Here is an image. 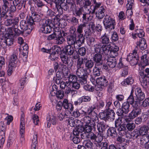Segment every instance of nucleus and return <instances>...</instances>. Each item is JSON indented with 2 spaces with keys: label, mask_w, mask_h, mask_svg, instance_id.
<instances>
[{
  "label": "nucleus",
  "mask_w": 149,
  "mask_h": 149,
  "mask_svg": "<svg viewBox=\"0 0 149 149\" xmlns=\"http://www.w3.org/2000/svg\"><path fill=\"white\" fill-rule=\"evenodd\" d=\"M103 23L105 29L110 31L114 29L116 25L114 18L111 16L106 15L103 19Z\"/></svg>",
  "instance_id": "obj_1"
},
{
  "label": "nucleus",
  "mask_w": 149,
  "mask_h": 149,
  "mask_svg": "<svg viewBox=\"0 0 149 149\" xmlns=\"http://www.w3.org/2000/svg\"><path fill=\"white\" fill-rule=\"evenodd\" d=\"M76 74L78 77V81L81 85H84L87 83V78L89 74L86 69L78 68Z\"/></svg>",
  "instance_id": "obj_2"
},
{
  "label": "nucleus",
  "mask_w": 149,
  "mask_h": 149,
  "mask_svg": "<svg viewBox=\"0 0 149 149\" xmlns=\"http://www.w3.org/2000/svg\"><path fill=\"white\" fill-rule=\"evenodd\" d=\"M54 26L53 21L50 19L45 20L40 28L42 32L45 34L50 33L52 31V27Z\"/></svg>",
  "instance_id": "obj_3"
},
{
  "label": "nucleus",
  "mask_w": 149,
  "mask_h": 149,
  "mask_svg": "<svg viewBox=\"0 0 149 149\" xmlns=\"http://www.w3.org/2000/svg\"><path fill=\"white\" fill-rule=\"evenodd\" d=\"M84 10L83 7H77L74 8L73 11V15L77 18L79 19L82 18V21L84 22L87 21V15L88 14V13H83Z\"/></svg>",
  "instance_id": "obj_4"
},
{
  "label": "nucleus",
  "mask_w": 149,
  "mask_h": 149,
  "mask_svg": "<svg viewBox=\"0 0 149 149\" xmlns=\"http://www.w3.org/2000/svg\"><path fill=\"white\" fill-rule=\"evenodd\" d=\"M136 49L133 50L132 53L130 54L126 59V60L129 61L132 66L136 65L138 62L139 57Z\"/></svg>",
  "instance_id": "obj_5"
},
{
  "label": "nucleus",
  "mask_w": 149,
  "mask_h": 149,
  "mask_svg": "<svg viewBox=\"0 0 149 149\" xmlns=\"http://www.w3.org/2000/svg\"><path fill=\"white\" fill-rule=\"evenodd\" d=\"M76 51L74 49L73 47L71 45H68L65 46L63 48V54H65L67 55H73V58L74 59H76L78 57V54L77 52L75 53Z\"/></svg>",
  "instance_id": "obj_6"
},
{
  "label": "nucleus",
  "mask_w": 149,
  "mask_h": 149,
  "mask_svg": "<svg viewBox=\"0 0 149 149\" xmlns=\"http://www.w3.org/2000/svg\"><path fill=\"white\" fill-rule=\"evenodd\" d=\"M139 77L141 86L144 88H146L148 83L149 82V74H146L144 71H140L139 72Z\"/></svg>",
  "instance_id": "obj_7"
},
{
  "label": "nucleus",
  "mask_w": 149,
  "mask_h": 149,
  "mask_svg": "<svg viewBox=\"0 0 149 149\" xmlns=\"http://www.w3.org/2000/svg\"><path fill=\"white\" fill-rule=\"evenodd\" d=\"M140 104H139L137 106L136 105L132 106L133 109L128 115L129 118L127 119V122H129L130 119H134L141 113V111L140 107Z\"/></svg>",
  "instance_id": "obj_8"
},
{
  "label": "nucleus",
  "mask_w": 149,
  "mask_h": 149,
  "mask_svg": "<svg viewBox=\"0 0 149 149\" xmlns=\"http://www.w3.org/2000/svg\"><path fill=\"white\" fill-rule=\"evenodd\" d=\"M31 15L29 17V25H33L35 24V22H38L41 19V17L42 15L41 14H38V13L35 11H32Z\"/></svg>",
  "instance_id": "obj_9"
},
{
  "label": "nucleus",
  "mask_w": 149,
  "mask_h": 149,
  "mask_svg": "<svg viewBox=\"0 0 149 149\" xmlns=\"http://www.w3.org/2000/svg\"><path fill=\"white\" fill-rule=\"evenodd\" d=\"M26 0H14L13 1V5L12 6L13 9L12 13L16 12L17 7V9L20 10L24 5V8H25L26 4Z\"/></svg>",
  "instance_id": "obj_10"
},
{
  "label": "nucleus",
  "mask_w": 149,
  "mask_h": 149,
  "mask_svg": "<svg viewBox=\"0 0 149 149\" xmlns=\"http://www.w3.org/2000/svg\"><path fill=\"white\" fill-rule=\"evenodd\" d=\"M2 9L3 10L6 12V14L9 11V13L11 14L12 13L13 9L12 6H13V1H8V0H2Z\"/></svg>",
  "instance_id": "obj_11"
},
{
  "label": "nucleus",
  "mask_w": 149,
  "mask_h": 149,
  "mask_svg": "<svg viewBox=\"0 0 149 149\" xmlns=\"http://www.w3.org/2000/svg\"><path fill=\"white\" fill-rule=\"evenodd\" d=\"M29 23H28L27 20L22 19L20 21L19 26L20 29L24 32L27 31L26 33L29 34L31 32L33 28L31 26L32 25L29 26Z\"/></svg>",
  "instance_id": "obj_12"
},
{
  "label": "nucleus",
  "mask_w": 149,
  "mask_h": 149,
  "mask_svg": "<svg viewBox=\"0 0 149 149\" xmlns=\"http://www.w3.org/2000/svg\"><path fill=\"white\" fill-rule=\"evenodd\" d=\"M95 108L94 107H91L90 109H88L87 112H84V114L85 115H89L90 117L92 122H95L98 119V117L97 116V114L94 111Z\"/></svg>",
  "instance_id": "obj_13"
},
{
  "label": "nucleus",
  "mask_w": 149,
  "mask_h": 149,
  "mask_svg": "<svg viewBox=\"0 0 149 149\" xmlns=\"http://www.w3.org/2000/svg\"><path fill=\"white\" fill-rule=\"evenodd\" d=\"M94 51L96 53H104L105 54H107L108 51L107 48H105V46L102 45L101 43L94 44Z\"/></svg>",
  "instance_id": "obj_14"
},
{
  "label": "nucleus",
  "mask_w": 149,
  "mask_h": 149,
  "mask_svg": "<svg viewBox=\"0 0 149 149\" xmlns=\"http://www.w3.org/2000/svg\"><path fill=\"white\" fill-rule=\"evenodd\" d=\"M109 49H107L108 51L107 54H105L106 55H108L109 52V55L111 57L115 58L118 55V51L119 50V47L115 45L114 46H110L108 47Z\"/></svg>",
  "instance_id": "obj_15"
},
{
  "label": "nucleus",
  "mask_w": 149,
  "mask_h": 149,
  "mask_svg": "<svg viewBox=\"0 0 149 149\" xmlns=\"http://www.w3.org/2000/svg\"><path fill=\"white\" fill-rule=\"evenodd\" d=\"M136 44V46L135 49H136V51L138 49V47L141 50L143 51L146 49L147 47V45L146 40L144 38H142L139 39V41H137Z\"/></svg>",
  "instance_id": "obj_16"
},
{
  "label": "nucleus",
  "mask_w": 149,
  "mask_h": 149,
  "mask_svg": "<svg viewBox=\"0 0 149 149\" xmlns=\"http://www.w3.org/2000/svg\"><path fill=\"white\" fill-rule=\"evenodd\" d=\"M112 104L111 101H107L106 105L104 101L102 100H100L99 102V104L98 106V109L100 110L101 111L105 110L106 109L107 110L110 109V107Z\"/></svg>",
  "instance_id": "obj_17"
},
{
  "label": "nucleus",
  "mask_w": 149,
  "mask_h": 149,
  "mask_svg": "<svg viewBox=\"0 0 149 149\" xmlns=\"http://www.w3.org/2000/svg\"><path fill=\"white\" fill-rule=\"evenodd\" d=\"M135 92L136 100L140 103V102L145 99V95L144 92L141 88H137L136 89Z\"/></svg>",
  "instance_id": "obj_18"
},
{
  "label": "nucleus",
  "mask_w": 149,
  "mask_h": 149,
  "mask_svg": "<svg viewBox=\"0 0 149 149\" xmlns=\"http://www.w3.org/2000/svg\"><path fill=\"white\" fill-rule=\"evenodd\" d=\"M47 127H50L52 124L53 125H55L57 122V119L55 116L52 115L48 114L47 116Z\"/></svg>",
  "instance_id": "obj_19"
},
{
  "label": "nucleus",
  "mask_w": 149,
  "mask_h": 149,
  "mask_svg": "<svg viewBox=\"0 0 149 149\" xmlns=\"http://www.w3.org/2000/svg\"><path fill=\"white\" fill-rule=\"evenodd\" d=\"M101 42L103 45L105 46V48L108 47L110 45L111 42L110 41L109 37V35L105 33L104 35L101 37Z\"/></svg>",
  "instance_id": "obj_20"
},
{
  "label": "nucleus",
  "mask_w": 149,
  "mask_h": 149,
  "mask_svg": "<svg viewBox=\"0 0 149 149\" xmlns=\"http://www.w3.org/2000/svg\"><path fill=\"white\" fill-rule=\"evenodd\" d=\"M101 53H96L93 55V59L95 63V65H99L103 61L102 60V56Z\"/></svg>",
  "instance_id": "obj_21"
},
{
  "label": "nucleus",
  "mask_w": 149,
  "mask_h": 149,
  "mask_svg": "<svg viewBox=\"0 0 149 149\" xmlns=\"http://www.w3.org/2000/svg\"><path fill=\"white\" fill-rule=\"evenodd\" d=\"M77 36L69 35L67 36V42L68 45H73L74 47L76 49L75 45L77 43L76 40Z\"/></svg>",
  "instance_id": "obj_22"
},
{
  "label": "nucleus",
  "mask_w": 149,
  "mask_h": 149,
  "mask_svg": "<svg viewBox=\"0 0 149 149\" xmlns=\"http://www.w3.org/2000/svg\"><path fill=\"white\" fill-rule=\"evenodd\" d=\"M63 107L65 109H68L71 112H72L74 109L73 104L68 102V100L66 99H64L62 102Z\"/></svg>",
  "instance_id": "obj_23"
},
{
  "label": "nucleus",
  "mask_w": 149,
  "mask_h": 149,
  "mask_svg": "<svg viewBox=\"0 0 149 149\" xmlns=\"http://www.w3.org/2000/svg\"><path fill=\"white\" fill-rule=\"evenodd\" d=\"M84 64L85 65V69L87 71L89 70L90 72V69H91L94 66V63L93 61L91 59H88L87 57H85Z\"/></svg>",
  "instance_id": "obj_24"
},
{
  "label": "nucleus",
  "mask_w": 149,
  "mask_h": 149,
  "mask_svg": "<svg viewBox=\"0 0 149 149\" xmlns=\"http://www.w3.org/2000/svg\"><path fill=\"white\" fill-rule=\"evenodd\" d=\"M116 129L118 132V134L121 136L125 135L128 132L125 124L124 123L122 124V125L116 128Z\"/></svg>",
  "instance_id": "obj_25"
},
{
  "label": "nucleus",
  "mask_w": 149,
  "mask_h": 149,
  "mask_svg": "<svg viewBox=\"0 0 149 149\" xmlns=\"http://www.w3.org/2000/svg\"><path fill=\"white\" fill-rule=\"evenodd\" d=\"M149 58L147 54H145L141 57V67L142 68H144L146 66L149 64L148 61Z\"/></svg>",
  "instance_id": "obj_26"
},
{
  "label": "nucleus",
  "mask_w": 149,
  "mask_h": 149,
  "mask_svg": "<svg viewBox=\"0 0 149 149\" xmlns=\"http://www.w3.org/2000/svg\"><path fill=\"white\" fill-rule=\"evenodd\" d=\"M107 64L109 67L113 68L116 65L117 62L115 58L108 57L107 59Z\"/></svg>",
  "instance_id": "obj_27"
},
{
  "label": "nucleus",
  "mask_w": 149,
  "mask_h": 149,
  "mask_svg": "<svg viewBox=\"0 0 149 149\" xmlns=\"http://www.w3.org/2000/svg\"><path fill=\"white\" fill-rule=\"evenodd\" d=\"M96 81L102 86H106L108 84V81L104 76L97 78Z\"/></svg>",
  "instance_id": "obj_28"
},
{
  "label": "nucleus",
  "mask_w": 149,
  "mask_h": 149,
  "mask_svg": "<svg viewBox=\"0 0 149 149\" xmlns=\"http://www.w3.org/2000/svg\"><path fill=\"white\" fill-rule=\"evenodd\" d=\"M105 9L104 7L101 6L100 7L98 10L96 12V17L99 19H102L104 16V12Z\"/></svg>",
  "instance_id": "obj_29"
},
{
  "label": "nucleus",
  "mask_w": 149,
  "mask_h": 149,
  "mask_svg": "<svg viewBox=\"0 0 149 149\" xmlns=\"http://www.w3.org/2000/svg\"><path fill=\"white\" fill-rule=\"evenodd\" d=\"M107 112V121H113L115 118V113L112 109H108Z\"/></svg>",
  "instance_id": "obj_30"
},
{
  "label": "nucleus",
  "mask_w": 149,
  "mask_h": 149,
  "mask_svg": "<svg viewBox=\"0 0 149 149\" xmlns=\"http://www.w3.org/2000/svg\"><path fill=\"white\" fill-rule=\"evenodd\" d=\"M127 101L129 103L132 105V106L138 105L139 104H140L139 102L138 101L136 100L135 101L134 96L133 95L130 94L129 96L127 99Z\"/></svg>",
  "instance_id": "obj_31"
},
{
  "label": "nucleus",
  "mask_w": 149,
  "mask_h": 149,
  "mask_svg": "<svg viewBox=\"0 0 149 149\" xmlns=\"http://www.w3.org/2000/svg\"><path fill=\"white\" fill-rule=\"evenodd\" d=\"M97 127L99 132L102 133L106 128V124L103 121L99 122L97 123Z\"/></svg>",
  "instance_id": "obj_32"
},
{
  "label": "nucleus",
  "mask_w": 149,
  "mask_h": 149,
  "mask_svg": "<svg viewBox=\"0 0 149 149\" xmlns=\"http://www.w3.org/2000/svg\"><path fill=\"white\" fill-rule=\"evenodd\" d=\"M134 80L131 76H129L125 79L121 83L122 85L127 86V85H131L134 83Z\"/></svg>",
  "instance_id": "obj_33"
},
{
  "label": "nucleus",
  "mask_w": 149,
  "mask_h": 149,
  "mask_svg": "<svg viewBox=\"0 0 149 149\" xmlns=\"http://www.w3.org/2000/svg\"><path fill=\"white\" fill-rule=\"evenodd\" d=\"M14 39L13 37H12L11 36H8L7 37H5L4 39L3 40V42L6 46H11L13 44Z\"/></svg>",
  "instance_id": "obj_34"
},
{
  "label": "nucleus",
  "mask_w": 149,
  "mask_h": 149,
  "mask_svg": "<svg viewBox=\"0 0 149 149\" xmlns=\"http://www.w3.org/2000/svg\"><path fill=\"white\" fill-rule=\"evenodd\" d=\"M95 122H92L91 124H86L84 127H83L84 128V131L89 133L91 132L93 128H95Z\"/></svg>",
  "instance_id": "obj_35"
},
{
  "label": "nucleus",
  "mask_w": 149,
  "mask_h": 149,
  "mask_svg": "<svg viewBox=\"0 0 149 149\" xmlns=\"http://www.w3.org/2000/svg\"><path fill=\"white\" fill-rule=\"evenodd\" d=\"M84 128L81 125H79L77 127L73 130V134L74 136H78L80 134L84 132Z\"/></svg>",
  "instance_id": "obj_36"
},
{
  "label": "nucleus",
  "mask_w": 149,
  "mask_h": 149,
  "mask_svg": "<svg viewBox=\"0 0 149 149\" xmlns=\"http://www.w3.org/2000/svg\"><path fill=\"white\" fill-rule=\"evenodd\" d=\"M116 129L115 127H110L108 130L107 133L108 134H109L111 136L113 137H115L118 135Z\"/></svg>",
  "instance_id": "obj_37"
},
{
  "label": "nucleus",
  "mask_w": 149,
  "mask_h": 149,
  "mask_svg": "<svg viewBox=\"0 0 149 149\" xmlns=\"http://www.w3.org/2000/svg\"><path fill=\"white\" fill-rule=\"evenodd\" d=\"M149 129L148 126L144 125L140 128L139 130L141 136L148 135V134Z\"/></svg>",
  "instance_id": "obj_38"
},
{
  "label": "nucleus",
  "mask_w": 149,
  "mask_h": 149,
  "mask_svg": "<svg viewBox=\"0 0 149 149\" xmlns=\"http://www.w3.org/2000/svg\"><path fill=\"white\" fill-rule=\"evenodd\" d=\"M140 143L142 145H145L149 141V135L141 136L140 138Z\"/></svg>",
  "instance_id": "obj_39"
},
{
  "label": "nucleus",
  "mask_w": 149,
  "mask_h": 149,
  "mask_svg": "<svg viewBox=\"0 0 149 149\" xmlns=\"http://www.w3.org/2000/svg\"><path fill=\"white\" fill-rule=\"evenodd\" d=\"M102 133H101L99 132L97 135H96V137L94 141L97 143H96L97 147L100 143L104 142H102L103 139V137L102 135Z\"/></svg>",
  "instance_id": "obj_40"
},
{
  "label": "nucleus",
  "mask_w": 149,
  "mask_h": 149,
  "mask_svg": "<svg viewBox=\"0 0 149 149\" xmlns=\"http://www.w3.org/2000/svg\"><path fill=\"white\" fill-rule=\"evenodd\" d=\"M8 17V15L6 14V12L3 10L1 12V8H0V25Z\"/></svg>",
  "instance_id": "obj_41"
},
{
  "label": "nucleus",
  "mask_w": 149,
  "mask_h": 149,
  "mask_svg": "<svg viewBox=\"0 0 149 149\" xmlns=\"http://www.w3.org/2000/svg\"><path fill=\"white\" fill-rule=\"evenodd\" d=\"M108 109H106L105 110L101 111L102 112L99 113V116L100 118L101 119L106 121H107V112L108 111Z\"/></svg>",
  "instance_id": "obj_42"
},
{
  "label": "nucleus",
  "mask_w": 149,
  "mask_h": 149,
  "mask_svg": "<svg viewBox=\"0 0 149 149\" xmlns=\"http://www.w3.org/2000/svg\"><path fill=\"white\" fill-rule=\"evenodd\" d=\"M87 38V43L88 45L90 47H93L96 43L95 39L92 36L88 37Z\"/></svg>",
  "instance_id": "obj_43"
},
{
  "label": "nucleus",
  "mask_w": 149,
  "mask_h": 149,
  "mask_svg": "<svg viewBox=\"0 0 149 149\" xmlns=\"http://www.w3.org/2000/svg\"><path fill=\"white\" fill-rule=\"evenodd\" d=\"M131 136L134 139H138L141 136V135L137 129H135L133 132L131 133Z\"/></svg>",
  "instance_id": "obj_44"
},
{
  "label": "nucleus",
  "mask_w": 149,
  "mask_h": 149,
  "mask_svg": "<svg viewBox=\"0 0 149 149\" xmlns=\"http://www.w3.org/2000/svg\"><path fill=\"white\" fill-rule=\"evenodd\" d=\"M130 104L127 102H124L122 104L121 108L125 112V114H127L130 111Z\"/></svg>",
  "instance_id": "obj_45"
},
{
  "label": "nucleus",
  "mask_w": 149,
  "mask_h": 149,
  "mask_svg": "<svg viewBox=\"0 0 149 149\" xmlns=\"http://www.w3.org/2000/svg\"><path fill=\"white\" fill-rule=\"evenodd\" d=\"M30 15L28 14L26 12H21L20 13L19 16L21 19H24L26 18L28 23L29 22V18Z\"/></svg>",
  "instance_id": "obj_46"
},
{
  "label": "nucleus",
  "mask_w": 149,
  "mask_h": 149,
  "mask_svg": "<svg viewBox=\"0 0 149 149\" xmlns=\"http://www.w3.org/2000/svg\"><path fill=\"white\" fill-rule=\"evenodd\" d=\"M62 72L63 74V77H64L65 78H69L70 74L69 69L68 67H63Z\"/></svg>",
  "instance_id": "obj_47"
},
{
  "label": "nucleus",
  "mask_w": 149,
  "mask_h": 149,
  "mask_svg": "<svg viewBox=\"0 0 149 149\" xmlns=\"http://www.w3.org/2000/svg\"><path fill=\"white\" fill-rule=\"evenodd\" d=\"M18 54L16 52H13V54L11 56L10 62L11 63H14L16 64L17 62Z\"/></svg>",
  "instance_id": "obj_48"
},
{
  "label": "nucleus",
  "mask_w": 149,
  "mask_h": 149,
  "mask_svg": "<svg viewBox=\"0 0 149 149\" xmlns=\"http://www.w3.org/2000/svg\"><path fill=\"white\" fill-rule=\"evenodd\" d=\"M135 34L138 36L139 38H141L145 36V32L143 30L141 29H136L134 31Z\"/></svg>",
  "instance_id": "obj_49"
},
{
  "label": "nucleus",
  "mask_w": 149,
  "mask_h": 149,
  "mask_svg": "<svg viewBox=\"0 0 149 149\" xmlns=\"http://www.w3.org/2000/svg\"><path fill=\"white\" fill-rule=\"evenodd\" d=\"M99 67L98 65H95L94 68L93 70V75L95 76H99L100 75L101 70Z\"/></svg>",
  "instance_id": "obj_50"
},
{
  "label": "nucleus",
  "mask_w": 149,
  "mask_h": 149,
  "mask_svg": "<svg viewBox=\"0 0 149 149\" xmlns=\"http://www.w3.org/2000/svg\"><path fill=\"white\" fill-rule=\"evenodd\" d=\"M86 22L79 24L77 27V32L78 33H82L83 32V29L86 26Z\"/></svg>",
  "instance_id": "obj_51"
},
{
  "label": "nucleus",
  "mask_w": 149,
  "mask_h": 149,
  "mask_svg": "<svg viewBox=\"0 0 149 149\" xmlns=\"http://www.w3.org/2000/svg\"><path fill=\"white\" fill-rule=\"evenodd\" d=\"M52 49L53 50H54L52 52H55L59 56V55H61V53L63 51V49H61V47L57 45L54 46L52 47Z\"/></svg>",
  "instance_id": "obj_52"
},
{
  "label": "nucleus",
  "mask_w": 149,
  "mask_h": 149,
  "mask_svg": "<svg viewBox=\"0 0 149 149\" xmlns=\"http://www.w3.org/2000/svg\"><path fill=\"white\" fill-rule=\"evenodd\" d=\"M79 34L78 35V39L77 40V42H79L81 43L80 45L84 44L85 42V37L84 35L83 34L79 33Z\"/></svg>",
  "instance_id": "obj_53"
},
{
  "label": "nucleus",
  "mask_w": 149,
  "mask_h": 149,
  "mask_svg": "<svg viewBox=\"0 0 149 149\" xmlns=\"http://www.w3.org/2000/svg\"><path fill=\"white\" fill-rule=\"evenodd\" d=\"M52 29L53 30V33L57 36L62 34L61 29L58 26H56L54 24L53 27H52Z\"/></svg>",
  "instance_id": "obj_54"
},
{
  "label": "nucleus",
  "mask_w": 149,
  "mask_h": 149,
  "mask_svg": "<svg viewBox=\"0 0 149 149\" xmlns=\"http://www.w3.org/2000/svg\"><path fill=\"white\" fill-rule=\"evenodd\" d=\"M128 3L127 4V6H128V5H129L128 10H127L126 12V13L127 15L128 14V13L130 12V15H131L132 14V11L130 10L132 9V6L134 4V0H132L130 1L127 0Z\"/></svg>",
  "instance_id": "obj_55"
},
{
  "label": "nucleus",
  "mask_w": 149,
  "mask_h": 149,
  "mask_svg": "<svg viewBox=\"0 0 149 149\" xmlns=\"http://www.w3.org/2000/svg\"><path fill=\"white\" fill-rule=\"evenodd\" d=\"M85 57L78 58L77 61V68H81L82 65L84 63Z\"/></svg>",
  "instance_id": "obj_56"
},
{
  "label": "nucleus",
  "mask_w": 149,
  "mask_h": 149,
  "mask_svg": "<svg viewBox=\"0 0 149 149\" xmlns=\"http://www.w3.org/2000/svg\"><path fill=\"white\" fill-rule=\"evenodd\" d=\"M59 56L55 52H52L49 56V58L52 61L57 60Z\"/></svg>",
  "instance_id": "obj_57"
},
{
  "label": "nucleus",
  "mask_w": 149,
  "mask_h": 149,
  "mask_svg": "<svg viewBox=\"0 0 149 149\" xmlns=\"http://www.w3.org/2000/svg\"><path fill=\"white\" fill-rule=\"evenodd\" d=\"M67 55V54L65 53L63 54L62 52L61 53V55L60 56L61 60L63 64H65L69 58L66 56Z\"/></svg>",
  "instance_id": "obj_58"
},
{
  "label": "nucleus",
  "mask_w": 149,
  "mask_h": 149,
  "mask_svg": "<svg viewBox=\"0 0 149 149\" xmlns=\"http://www.w3.org/2000/svg\"><path fill=\"white\" fill-rule=\"evenodd\" d=\"M68 78L69 81L71 84L76 81H78L77 77L74 74H70Z\"/></svg>",
  "instance_id": "obj_59"
},
{
  "label": "nucleus",
  "mask_w": 149,
  "mask_h": 149,
  "mask_svg": "<svg viewBox=\"0 0 149 149\" xmlns=\"http://www.w3.org/2000/svg\"><path fill=\"white\" fill-rule=\"evenodd\" d=\"M10 17L9 18H7L5 20V24L7 26H13V24H12V15H11L9 16Z\"/></svg>",
  "instance_id": "obj_60"
},
{
  "label": "nucleus",
  "mask_w": 149,
  "mask_h": 149,
  "mask_svg": "<svg viewBox=\"0 0 149 149\" xmlns=\"http://www.w3.org/2000/svg\"><path fill=\"white\" fill-rule=\"evenodd\" d=\"M25 128H21L20 130V143L22 145V144L23 143L24 141L25 138H24Z\"/></svg>",
  "instance_id": "obj_61"
},
{
  "label": "nucleus",
  "mask_w": 149,
  "mask_h": 149,
  "mask_svg": "<svg viewBox=\"0 0 149 149\" xmlns=\"http://www.w3.org/2000/svg\"><path fill=\"white\" fill-rule=\"evenodd\" d=\"M93 146V143L89 140H87L85 144L86 147L88 149H95Z\"/></svg>",
  "instance_id": "obj_62"
},
{
  "label": "nucleus",
  "mask_w": 149,
  "mask_h": 149,
  "mask_svg": "<svg viewBox=\"0 0 149 149\" xmlns=\"http://www.w3.org/2000/svg\"><path fill=\"white\" fill-rule=\"evenodd\" d=\"M56 40V43L58 44H62L63 42L64 41L65 39L62 36V34L57 36Z\"/></svg>",
  "instance_id": "obj_63"
},
{
  "label": "nucleus",
  "mask_w": 149,
  "mask_h": 149,
  "mask_svg": "<svg viewBox=\"0 0 149 149\" xmlns=\"http://www.w3.org/2000/svg\"><path fill=\"white\" fill-rule=\"evenodd\" d=\"M97 147L100 148L101 149H109V144L106 142H104L100 143Z\"/></svg>",
  "instance_id": "obj_64"
}]
</instances>
